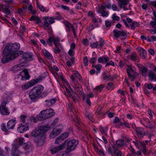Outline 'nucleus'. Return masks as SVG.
<instances>
[{
  "mask_svg": "<svg viewBox=\"0 0 156 156\" xmlns=\"http://www.w3.org/2000/svg\"><path fill=\"white\" fill-rule=\"evenodd\" d=\"M20 48V45L18 43L9 44L6 45L3 52L6 54L2 59V62L5 63L13 60L18 57L20 55L23 54V51L19 50Z\"/></svg>",
  "mask_w": 156,
  "mask_h": 156,
  "instance_id": "1",
  "label": "nucleus"
},
{
  "mask_svg": "<svg viewBox=\"0 0 156 156\" xmlns=\"http://www.w3.org/2000/svg\"><path fill=\"white\" fill-rule=\"evenodd\" d=\"M44 87L41 85H38L34 87L30 91L29 95L30 99L33 101H35L44 90Z\"/></svg>",
  "mask_w": 156,
  "mask_h": 156,
  "instance_id": "2",
  "label": "nucleus"
},
{
  "mask_svg": "<svg viewBox=\"0 0 156 156\" xmlns=\"http://www.w3.org/2000/svg\"><path fill=\"white\" fill-rule=\"evenodd\" d=\"M66 146L67 147L64 152L66 154H69L71 152L74 150L76 146L79 144V141L75 139H72L70 140L67 141L66 140Z\"/></svg>",
  "mask_w": 156,
  "mask_h": 156,
  "instance_id": "3",
  "label": "nucleus"
},
{
  "mask_svg": "<svg viewBox=\"0 0 156 156\" xmlns=\"http://www.w3.org/2000/svg\"><path fill=\"white\" fill-rule=\"evenodd\" d=\"M54 115L53 110L50 108L41 111L37 116V120L41 121L50 118Z\"/></svg>",
  "mask_w": 156,
  "mask_h": 156,
  "instance_id": "4",
  "label": "nucleus"
},
{
  "mask_svg": "<svg viewBox=\"0 0 156 156\" xmlns=\"http://www.w3.org/2000/svg\"><path fill=\"white\" fill-rule=\"evenodd\" d=\"M48 126H41L39 129H34L30 133L31 136L37 137L43 135L44 133L50 129Z\"/></svg>",
  "mask_w": 156,
  "mask_h": 156,
  "instance_id": "5",
  "label": "nucleus"
},
{
  "mask_svg": "<svg viewBox=\"0 0 156 156\" xmlns=\"http://www.w3.org/2000/svg\"><path fill=\"white\" fill-rule=\"evenodd\" d=\"M115 154L114 156H122V153L121 151L118 149L116 146L115 144L112 145V147H109L108 148V153L111 156H113V154Z\"/></svg>",
  "mask_w": 156,
  "mask_h": 156,
  "instance_id": "6",
  "label": "nucleus"
},
{
  "mask_svg": "<svg viewBox=\"0 0 156 156\" xmlns=\"http://www.w3.org/2000/svg\"><path fill=\"white\" fill-rule=\"evenodd\" d=\"M17 78L21 77V80H28L30 76L28 73V69H24L20 72L17 75Z\"/></svg>",
  "mask_w": 156,
  "mask_h": 156,
  "instance_id": "7",
  "label": "nucleus"
},
{
  "mask_svg": "<svg viewBox=\"0 0 156 156\" xmlns=\"http://www.w3.org/2000/svg\"><path fill=\"white\" fill-rule=\"evenodd\" d=\"M66 141H64L59 146L52 148L50 150L51 153L54 154L63 150L66 147Z\"/></svg>",
  "mask_w": 156,
  "mask_h": 156,
  "instance_id": "8",
  "label": "nucleus"
},
{
  "mask_svg": "<svg viewBox=\"0 0 156 156\" xmlns=\"http://www.w3.org/2000/svg\"><path fill=\"white\" fill-rule=\"evenodd\" d=\"M45 137L43 134L40 135L37 138L35 139V141L37 145L38 146H42L44 143Z\"/></svg>",
  "mask_w": 156,
  "mask_h": 156,
  "instance_id": "9",
  "label": "nucleus"
},
{
  "mask_svg": "<svg viewBox=\"0 0 156 156\" xmlns=\"http://www.w3.org/2000/svg\"><path fill=\"white\" fill-rule=\"evenodd\" d=\"M20 122L23 125H29V124L30 122V118L27 117L25 115H21L20 116Z\"/></svg>",
  "mask_w": 156,
  "mask_h": 156,
  "instance_id": "10",
  "label": "nucleus"
},
{
  "mask_svg": "<svg viewBox=\"0 0 156 156\" xmlns=\"http://www.w3.org/2000/svg\"><path fill=\"white\" fill-rule=\"evenodd\" d=\"M113 33L114 36L116 38H118L120 36H123L125 38L127 36L126 34L125 31H120L116 29L113 30Z\"/></svg>",
  "mask_w": 156,
  "mask_h": 156,
  "instance_id": "11",
  "label": "nucleus"
},
{
  "mask_svg": "<svg viewBox=\"0 0 156 156\" xmlns=\"http://www.w3.org/2000/svg\"><path fill=\"white\" fill-rule=\"evenodd\" d=\"M29 129V125H23L22 124L20 123L17 128V130L19 133H21L25 132L28 130Z\"/></svg>",
  "mask_w": 156,
  "mask_h": 156,
  "instance_id": "12",
  "label": "nucleus"
},
{
  "mask_svg": "<svg viewBox=\"0 0 156 156\" xmlns=\"http://www.w3.org/2000/svg\"><path fill=\"white\" fill-rule=\"evenodd\" d=\"M19 147V144H16L14 148L12 150L11 154L12 156H20L21 152L18 149V148Z\"/></svg>",
  "mask_w": 156,
  "mask_h": 156,
  "instance_id": "13",
  "label": "nucleus"
},
{
  "mask_svg": "<svg viewBox=\"0 0 156 156\" xmlns=\"http://www.w3.org/2000/svg\"><path fill=\"white\" fill-rule=\"evenodd\" d=\"M61 132V129L55 128L53 129V131L50 133L49 137L50 138H53L60 133Z\"/></svg>",
  "mask_w": 156,
  "mask_h": 156,
  "instance_id": "14",
  "label": "nucleus"
},
{
  "mask_svg": "<svg viewBox=\"0 0 156 156\" xmlns=\"http://www.w3.org/2000/svg\"><path fill=\"white\" fill-rule=\"evenodd\" d=\"M136 131L138 136L140 138L143 137L145 135V133L143 129L141 127L136 128Z\"/></svg>",
  "mask_w": 156,
  "mask_h": 156,
  "instance_id": "15",
  "label": "nucleus"
},
{
  "mask_svg": "<svg viewBox=\"0 0 156 156\" xmlns=\"http://www.w3.org/2000/svg\"><path fill=\"white\" fill-rule=\"evenodd\" d=\"M102 76L104 80L108 81L110 80V79L112 80H113L114 79L112 76L109 72L108 73V74L107 73L103 72L102 74Z\"/></svg>",
  "mask_w": 156,
  "mask_h": 156,
  "instance_id": "16",
  "label": "nucleus"
},
{
  "mask_svg": "<svg viewBox=\"0 0 156 156\" xmlns=\"http://www.w3.org/2000/svg\"><path fill=\"white\" fill-rule=\"evenodd\" d=\"M118 3L121 8L122 7L124 9H126L125 5H127L129 3V1L128 0H118Z\"/></svg>",
  "mask_w": 156,
  "mask_h": 156,
  "instance_id": "17",
  "label": "nucleus"
},
{
  "mask_svg": "<svg viewBox=\"0 0 156 156\" xmlns=\"http://www.w3.org/2000/svg\"><path fill=\"white\" fill-rule=\"evenodd\" d=\"M16 123L15 120L11 119L7 123V128L9 129H13Z\"/></svg>",
  "mask_w": 156,
  "mask_h": 156,
  "instance_id": "18",
  "label": "nucleus"
},
{
  "mask_svg": "<svg viewBox=\"0 0 156 156\" xmlns=\"http://www.w3.org/2000/svg\"><path fill=\"white\" fill-rule=\"evenodd\" d=\"M25 66V65H21L20 64H18L13 67L12 68V70L13 72H17L22 69L23 68H21Z\"/></svg>",
  "mask_w": 156,
  "mask_h": 156,
  "instance_id": "19",
  "label": "nucleus"
},
{
  "mask_svg": "<svg viewBox=\"0 0 156 156\" xmlns=\"http://www.w3.org/2000/svg\"><path fill=\"white\" fill-rule=\"evenodd\" d=\"M109 58L106 56L100 57L98 58V61L99 63H106L109 61Z\"/></svg>",
  "mask_w": 156,
  "mask_h": 156,
  "instance_id": "20",
  "label": "nucleus"
},
{
  "mask_svg": "<svg viewBox=\"0 0 156 156\" xmlns=\"http://www.w3.org/2000/svg\"><path fill=\"white\" fill-rule=\"evenodd\" d=\"M137 65L140 72L144 74L147 72L148 69L146 67L140 64H137Z\"/></svg>",
  "mask_w": 156,
  "mask_h": 156,
  "instance_id": "21",
  "label": "nucleus"
},
{
  "mask_svg": "<svg viewBox=\"0 0 156 156\" xmlns=\"http://www.w3.org/2000/svg\"><path fill=\"white\" fill-rule=\"evenodd\" d=\"M32 57V55L31 53L27 52L24 53L22 56V57L25 58L27 61H30Z\"/></svg>",
  "mask_w": 156,
  "mask_h": 156,
  "instance_id": "22",
  "label": "nucleus"
},
{
  "mask_svg": "<svg viewBox=\"0 0 156 156\" xmlns=\"http://www.w3.org/2000/svg\"><path fill=\"white\" fill-rule=\"evenodd\" d=\"M24 148L28 152H30L33 151V147L30 142H28L25 145Z\"/></svg>",
  "mask_w": 156,
  "mask_h": 156,
  "instance_id": "23",
  "label": "nucleus"
},
{
  "mask_svg": "<svg viewBox=\"0 0 156 156\" xmlns=\"http://www.w3.org/2000/svg\"><path fill=\"white\" fill-rule=\"evenodd\" d=\"M148 77L151 81H156V74L153 72L150 71L148 74Z\"/></svg>",
  "mask_w": 156,
  "mask_h": 156,
  "instance_id": "24",
  "label": "nucleus"
},
{
  "mask_svg": "<svg viewBox=\"0 0 156 156\" xmlns=\"http://www.w3.org/2000/svg\"><path fill=\"white\" fill-rule=\"evenodd\" d=\"M0 111L2 114L4 115H8L9 114V112L6 107L5 108H0Z\"/></svg>",
  "mask_w": 156,
  "mask_h": 156,
  "instance_id": "25",
  "label": "nucleus"
},
{
  "mask_svg": "<svg viewBox=\"0 0 156 156\" xmlns=\"http://www.w3.org/2000/svg\"><path fill=\"white\" fill-rule=\"evenodd\" d=\"M3 5H0V11H2L3 12H5L6 13L9 15L10 13V12L8 8H4Z\"/></svg>",
  "mask_w": 156,
  "mask_h": 156,
  "instance_id": "26",
  "label": "nucleus"
},
{
  "mask_svg": "<svg viewBox=\"0 0 156 156\" xmlns=\"http://www.w3.org/2000/svg\"><path fill=\"white\" fill-rule=\"evenodd\" d=\"M43 53L45 57L47 59H51L52 58V56L46 50H44L43 51Z\"/></svg>",
  "mask_w": 156,
  "mask_h": 156,
  "instance_id": "27",
  "label": "nucleus"
},
{
  "mask_svg": "<svg viewBox=\"0 0 156 156\" xmlns=\"http://www.w3.org/2000/svg\"><path fill=\"white\" fill-rule=\"evenodd\" d=\"M133 142L136 147L138 148H142V146L144 144L142 142H138L137 141H133Z\"/></svg>",
  "mask_w": 156,
  "mask_h": 156,
  "instance_id": "28",
  "label": "nucleus"
},
{
  "mask_svg": "<svg viewBox=\"0 0 156 156\" xmlns=\"http://www.w3.org/2000/svg\"><path fill=\"white\" fill-rule=\"evenodd\" d=\"M55 48L54 49V51L55 53H59L61 52V49L62 46L61 44L55 45Z\"/></svg>",
  "mask_w": 156,
  "mask_h": 156,
  "instance_id": "29",
  "label": "nucleus"
},
{
  "mask_svg": "<svg viewBox=\"0 0 156 156\" xmlns=\"http://www.w3.org/2000/svg\"><path fill=\"white\" fill-rule=\"evenodd\" d=\"M63 23L65 24L66 27V30L67 31L70 30V26L71 24L68 21H63Z\"/></svg>",
  "mask_w": 156,
  "mask_h": 156,
  "instance_id": "30",
  "label": "nucleus"
},
{
  "mask_svg": "<svg viewBox=\"0 0 156 156\" xmlns=\"http://www.w3.org/2000/svg\"><path fill=\"white\" fill-rule=\"evenodd\" d=\"M124 140H117L116 142V144L117 145L118 147H122L124 144Z\"/></svg>",
  "mask_w": 156,
  "mask_h": 156,
  "instance_id": "31",
  "label": "nucleus"
},
{
  "mask_svg": "<svg viewBox=\"0 0 156 156\" xmlns=\"http://www.w3.org/2000/svg\"><path fill=\"white\" fill-rule=\"evenodd\" d=\"M140 55L144 58H145V56L146 55V51L144 49L141 48L139 51Z\"/></svg>",
  "mask_w": 156,
  "mask_h": 156,
  "instance_id": "32",
  "label": "nucleus"
},
{
  "mask_svg": "<svg viewBox=\"0 0 156 156\" xmlns=\"http://www.w3.org/2000/svg\"><path fill=\"white\" fill-rule=\"evenodd\" d=\"M129 69H126L127 72V73L128 76L129 78H131L132 76V75L130 73V72H134L133 69L131 68V66H128Z\"/></svg>",
  "mask_w": 156,
  "mask_h": 156,
  "instance_id": "33",
  "label": "nucleus"
},
{
  "mask_svg": "<svg viewBox=\"0 0 156 156\" xmlns=\"http://www.w3.org/2000/svg\"><path fill=\"white\" fill-rule=\"evenodd\" d=\"M33 85L32 83H26L24 85H23L22 86V88L23 89H27L29 87L32 86Z\"/></svg>",
  "mask_w": 156,
  "mask_h": 156,
  "instance_id": "34",
  "label": "nucleus"
},
{
  "mask_svg": "<svg viewBox=\"0 0 156 156\" xmlns=\"http://www.w3.org/2000/svg\"><path fill=\"white\" fill-rule=\"evenodd\" d=\"M37 7L39 8L41 11L42 12H44V11H45V12H47L48 11V10H45V9L44 6L41 5L39 3H37Z\"/></svg>",
  "mask_w": 156,
  "mask_h": 156,
  "instance_id": "35",
  "label": "nucleus"
},
{
  "mask_svg": "<svg viewBox=\"0 0 156 156\" xmlns=\"http://www.w3.org/2000/svg\"><path fill=\"white\" fill-rule=\"evenodd\" d=\"M56 99L55 98H53L51 99L49 101L48 100H46L45 101V102H47L48 105H51L53 104H54L56 102Z\"/></svg>",
  "mask_w": 156,
  "mask_h": 156,
  "instance_id": "36",
  "label": "nucleus"
},
{
  "mask_svg": "<svg viewBox=\"0 0 156 156\" xmlns=\"http://www.w3.org/2000/svg\"><path fill=\"white\" fill-rule=\"evenodd\" d=\"M53 37H50L47 40V44H49L50 46H51L53 45Z\"/></svg>",
  "mask_w": 156,
  "mask_h": 156,
  "instance_id": "37",
  "label": "nucleus"
},
{
  "mask_svg": "<svg viewBox=\"0 0 156 156\" xmlns=\"http://www.w3.org/2000/svg\"><path fill=\"white\" fill-rule=\"evenodd\" d=\"M43 26L45 29H50V27L49 26V23L46 20H45L44 21Z\"/></svg>",
  "mask_w": 156,
  "mask_h": 156,
  "instance_id": "38",
  "label": "nucleus"
},
{
  "mask_svg": "<svg viewBox=\"0 0 156 156\" xmlns=\"http://www.w3.org/2000/svg\"><path fill=\"white\" fill-rule=\"evenodd\" d=\"M69 135V134L68 132H65L61 134L60 136L62 138V140H63L67 138L68 136Z\"/></svg>",
  "mask_w": 156,
  "mask_h": 156,
  "instance_id": "39",
  "label": "nucleus"
},
{
  "mask_svg": "<svg viewBox=\"0 0 156 156\" xmlns=\"http://www.w3.org/2000/svg\"><path fill=\"white\" fill-rule=\"evenodd\" d=\"M76 88L77 89V90L78 91L79 93L80 94H82L83 90L81 88V85L79 84L78 86H76Z\"/></svg>",
  "mask_w": 156,
  "mask_h": 156,
  "instance_id": "40",
  "label": "nucleus"
},
{
  "mask_svg": "<svg viewBox=\"0 0 156 156\" xmlns=\"http://www.w3.org/2000/svg\"><path fill=\"white\" fill-rule=\"evenodd\" d=\"M59 42L60 39L58 37H53V43L55 45L60 44Z\"/></svg>",
  "mask_w": 156,
  "mask_h": 156,
  "instance_id": "41",
  "label": "nucleus"
},
{
  "mask_svg": "<svg viewBox=\"0 0 156 156\" xmlns=\"http://www.w3.org/2000/svg\"><path fill=\"white\" fill-rule=\"evenodd\" d=\"M139 25V23L136 22H133L131 26V29L133 30H134L135 29V28L138 27Z\"/></svg>",
  "mask_w": 156,
  "mask_h": 156,
  "instance_id": "42",
  "label": "nucleus"
},
{
  "mask_svg": "<svg viewBox=\"0 0 156 156\" xmlns=\"http://www.w3.org/2000/svg\"><path fill=\"white\" fill-rule=\"evenodd\" d=\"M140 38L143 40H147L149 42L151 41V38L148 36H146L144 35H141Z\"/></svg>",
  "mask_w": 156,
  "mask_h": 156,
  "instance_id": "43",
  "label": "nucleus"
},
{
  "mask_svg": "<svg viewBox=\"0 0 156 156\" xmlns=\"http://www.w3.org/2000/svg\"><path fill=\"white\" fill-rule=\"evenodd\" d=\"M90 46L92 48H98V42H94L90 43Z\"/></svg>",
  "mask_w": 156,
  "mask_h": 156,
  "instance_id": "44",
  "label": "nucleus"
},
{
  "mask_svg": "<svg viewBox=\"0 0 156 156\" xmlns=\"http://www.w3.org/2000/svg\"><path fill=\"white\" fill-rule=\"evenodd\" d=\"M104 87V85L102 84H101L100 86L96 87L95 88V90L101 92L102 90Z\"/></svg>",
  "mask_w": 156,
  "mask_h": 156,
  "instance_id": "45",
  "label": "nucleus"
},
{
  "mask_svg": "<svg viewBox=\"0 0 156 156\" xmlns=\"http://www.w3.org/2000/svg\"><path fill=\"white\" fill-rule=\"evenodd\" d=\"M2 130L5 132H7L8 131V129H9L7 128V126H6L4 123H2Z\"/></svg>",
  "mask_w": 156,
  "mask_h": 156,
  "instance_id": "46",
  "label": "nucleus"
},
{
  "mask_svg": "<svg viewBox=\"0 0 156 156\" xmlns=\"http://www.w3.org/2000/svg\"><path fill=\"white\" fill-rule=\"evenodd\" d=\"M105 3L103 4L100 7L99 9L98 10V11L100 13L101 11H104L105 10L106 7L105 6Z\"/></svg>",
  "mask_w": 156,
  "mask_h": 156,
  "instance_id": "47",
  "label": "nucleus"
},
{
  "mask_svg": "<svg viewBox=\"0 0 156 156\" xmlns=\"http://www.w3.org/2000/svg\"><path fill=\"white\" fill-rule=\"evenodd\" d=\"M26 62H27L25 58L22 57V58L20 59L19 61V64H20L21 65H25L23 64L25 63Z\"/></svg>",
  "mask_w": 156,
  "mask_h": 156,
  "instance_id": "48",
  "label": "nucleus"
},
{
  "mask_svg": "<svg viewBox=\"0 0 156 156\" xmlns=\"http://www.w3.org/2000/svg\"><path fill=\"white\" fill-rule=\"evenodd\" d=\"M102 66L100 64H98L95 66V68L97 70V73H99L100 71V70L102 68Z\"/></svg>",
  "mask_w": 156,
  "mask_h": 156,
  "instance_id": "49",
  "label": "nucleus"
},
{
  "mask_svg": "<svg viewBox=\"0 0 156 156\" xmlns=\"http://www.w3.org/2000/svg\"><path fill=\"white\" fill-rule=\"evenodd\" d=\"M112 18L114 20L119 21L120 20V18L119 16H116V14H114L112 16Z\"/></svg>",
  "mask_w": 156,
  "mask_h": 156,
  "instance_id": "50",
  "label": "nucleus"
},
{
  "mask_svg": "<svg viewBox=\"0 0 156 156\" xmlns=\"http://www.w3.org/2000/svg\"><path fill=\"white\" fill-rule=\"evenodd\" d=\"M99 130L101 132V133L104 135H106L107 133H106V132L105 130L102 127L100 126V127L99 128Z\"/></svg>",
  "mask_w": 156,
  "mask_h": 156,
  "instance_id": "51",
  "label": "nucleus"
},
{
  "mask_svg": "<svg viewBox=\"0 0 156 156\" xmlns=\"http://www.w3.org/2000/svg\"><path fill=\"white\" fill-rule=\"evenodd\" d=\"M131 59L133 61H135L136 59V54L135 52H134L133 54L130 56Z\"/></svg>",
  "mask_w": 156,
  "mask_h": 156,
  "instance_id": "52",
  "label": "nucleus"
},
{
  "mask_svg": "<svg viewBox=\"0 0 156 156\" xmlns=\"http://www.w3.org/2000/svg\"><path fill=\"white\" fill-rule=\"evenodd\" d=\"M68 53L69 55L72 57L74 55L75 53L73 49H70L68 51Z\"/></svg>",
  "mask_w": 156,
  "mask_h": 156,
  "instance_id": "53",
  "label": "nucleus"
},
{
  "mask_svg": "<svg viewBox=\"0 0 156 156\" xmlns=\"http://www.w3.org/2000/svg\"><path fill=\"white\" fill-rule=\"evenodd\" d=\"M104 44V41L102 39H101L100 41V43H98V48H101Z\"/></svg>",
  "mask_w": 156,
  "mask_h": 156,
  "instance_id": "54",
  "label": "nucleus"
},
{
  "mask_svg": "<svg viewBox=\"0 0 156 156\" xmlns=\"http://www.w3.org/2000/svg\"><path fill=\"white\" fill-rule=\"evenodd\" d=\"M88 40L87 39H83L82 40V43L85 46H87L88 45Z\"/></svg>",
  "mask_w": 156,
  "mask_h": 156,
  "instance_id": "55",
  "label": "nucleus"
},
{
  "mask_svg": "<svg viewBox=\"0 0 156 156\" xmlns=\"http://www.w3.org/2000/svg\"><path fill=\"white\" fill-rule=\"evenodd\" d=\"M150 25L153 27L156 28V20L152 21L150 23Z\"/></svg>",
  "mask_w": 156,
  "mask_h": 156,
  "instance_id": "56",
  "label": "nucleus"
},
{
  "mask_svg": "<svg viewBox=\"0 0 156 156\" xmlns=\"http://www.w3.org/2000/svg\"><path fill=\"white\" fill-rule=\"evenodd\" d=\"M146 127L150 129H152L154 127V126L152 123H151L149 121Z\"/></svg>",
  "mask_w": 156,
  "mask_h": 156,
  "instance_id": "57",
  "label": "nucleus"
},
{
  "mask_svg": "<svg viewBox=\"0 0 156 156\" xmlns=\"http://www.w3.org/2000/svg\"><path fill=\"white\" fill-rule=\"evenodd\" d=\"M142 148H143L142 149V152L144 155H145L147 154V150L146 149V146L145 144L142 146Z\"/></svg>",
  "mask_w": 156,
  "mask_h": 156,
  "instance_id": "58",
  "label": "nucleus"
},
{
  "mask_svg": "<svg viewBox=\"0 0 156 156\" xmlns=\"http://www.w3.org/2000/svg\"><path fill=\"white\" fill-rule=\"evenodd\" d=\"M145 86L149 89H151L152 88L153 85L151 83H146Z\"/></svg>",
  "mask_w": 156,
  "mask_h": 156,
  "instance_id": "59",
  "label": "nucleus"
},
{
  "mask_svg": "<svg viewBox=\"0 0 156 156\" xmlns=\"http://www.w3.org/2000/svg\"><path fill=\"white\" fill-rule=\"evenodd\" d=\"M108 115L110 118H112L113 117L114 113L112 112H110L109 111H108L106 112V114L108 113Z\"/></svg>",
  "mask_w": 156,
  "mask_h": 156,
  "instance_id": "60",
  "label": "nucleus"
},
{
  "mask_svg": "<svg viewBox=\"0 0 156 156\" xmlns=\"http://www.w3.org/2000/svg\"><path fill=\"white\" fill-rule=\"evenodd\" d=\"M97 57H93L90 60V62L92 63V64H94V63L95 62L96 60H97Z\"/></svg>",
  "mask_w": 156,
  "mask_h": 156,
  "instance_id": "61",
  "label": "nucleus"
},
{
  "mask_svg": "<svg viewBox=\"0 0 156 156\" xmlns=\"http://www.w3.org/2000/svg\"><path fill=\"white\" fill-rule=\"evenodd\" d=\"M113 85V83L111 82L109 83L108 84L107 86L106 87V88L108 89H109L112 87V86Z\"/></svg>",
  "mask_w": 156,
  "mask_h": 156,
  "instance_id": "62",
  "label": "nucleus"
},
{
  "mask_svg": "<svg viewBox=\"0 0 156 156\" xmlns=\"http://www.w3.org/2000/svg\"><path fill=\"white\" fill-rule=\"evenodd\" d=\"M62 140H62V138H60V136H59L56 140L55 141V143L56 144H58L61 142Z\"/></svg>",
  "mask_w": 156,
  "mask_h": 156,
  "instance_id": "63",
  "label": "nucleus"
},
{
  "mask_svg": "<svg viewBox=\"0 0 156 156\" xmlns=\"http://www.w3.org/2000/svg\"><path fill=\"white\" fill-rule=\"evenodd\" d=\"M83 62L85 64V66L88 65V58L87 56H86L84 58Z\"/></svg>",
  "mask_w": 156,
  "mask_h": 156,
  "instance_id": "64",
  "label": "nucleus"
}]
</instances>
